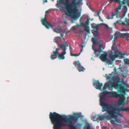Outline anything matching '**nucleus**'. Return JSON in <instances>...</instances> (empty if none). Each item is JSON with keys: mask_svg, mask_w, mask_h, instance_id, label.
<instances>
[{"mask_svg": "<svg viewBox=\"0 0 129 129\" xmlns=\"http://www.w3.org/2000/svg\"><path fill=\"white\" fill-rule=\"evenodd\" d=\"M69 118L65 115L62 116L55 112H51L49 115V117L51 123L54 124V129H60L62 126L66 125V124L62 121L64 120L66 123H68V125L70 129H76L73 124L72 120H77L80 117L78 114L74 115H70Z\"/></svg>", "mask_w": 129, "mask_h": 129, "instance_id": "nucleus-1", "label": "nucleus"}, {"mask_svg": "<svg viewBox=\"0 0 129 129\" xmlns=\"http://www.w3.org/2000/svg\"><path fill=\"white\" fill-rule=\"evenodd\" d=\"M66 2L63 4V8L68 15H71L72 17L76 19L80 16V13H78V10L76 8V0H73L70 4L69 0H65Z\"/></svg>", "mask_w": 129, "mask_h": 129, "instance_id": "nucleus-2", "label": "nucleus"}, {"mask_svg": "<svg viewBox=\"0 0 129 129\" xmlns=\"http://www.w3.org/2000/svg\"><path fill=\"white\" fill-rule=\"evenodd\" d=\"M117 108L115 107H113L111 109H109V110H113L114 113L113 114L111 115L109 114L108 112L106 111L107 113H105L104 114H108V115L106 116V118L107 120H111L110 122L113 125H116L118 124L120 125V124L121 123V119L122 117V116L118 113L120 112L116 111Z\"/></svg>", "mask_w": 129, "mask_h": 129, "instance_id": "nucleus-3", "label": "nucleus"}, {"mask_svg": "<svg viewBox=\"0 0 129 129\" xmlns=\"http://www.w3.org/2000/svg\"><path fill=\"white\" fill-rule=\"evenodd\" d=\"M108 88L110 90H112L113 88L118 89L119 93H124L125 92V87L121 84H119L118 82H113L110 83H106L104 85L103 90H104Z\"/></svg>", "mask_w": 129, "mask_h": 129, "instance_id": "nucleus-4", "label": "nucleus"}, {"mask_svg": "<svg viewBox=\"0 0 129 129\" xmlns=\"http://www.w3.org/2000/svg\"><path fill=\"white\" fill-rule=\"evenodd\" d=\"M100 105L102 107V112H104L107 111L111 115L113 114L114 113L113 110H109L113 108L114 107V104H108L105 103L104 101V100L105 98L100 96Z\"/></svg>", "mask_w": 129, "mask_h": 129, "instance_id": "nucleus-5", "label": "nucleus"}, {"mask_svg": "<svg viewBox=\"0 0 129 129\" xmlns=\"http://www.w3.org/2000/svg\"><path fill=\"white\" fill-rule=\"evenodd\" d=\"M111 53L109 54V58L110 59L114 60L116 58L120 57L122 58L124 57V56L126 53H122L121 52L118 51V49L116 46L113 44L111 48Z\"/></svg>", "mask_w": 129, "mask_h": 129, "instance_id": "nucleus-6", "label": "nucleus"}, {"mask_svg": "<svg viewBox=\"0 0 129 129\" xmlns=\"http://www.w3.org/2000/svg\"><path fill=\"white\" fill-rule=\"evenodd\" d=\"M60 48H61L63 50V51L61 54H58L57 57L59 59H63L65 58L64 55L66 54V50L67 49V47H68L69 45V44L67 42H66L63 44H60L58 45Z\"/></svg>", "mask_w": 129, "mask_h": 129, "instance_id": "nucleus-7", "label": "nucleus"}, {"mask_svg": "<svg viewBox=\"0 0 129 129\" xmlns=\"http://www.w3.org/2000/svg\"><path fill=\"white\" fill-rule=\"evenodd\" d=\"M119 92L118 91V92H116L114 91H109L107 93H109V94H111L112 96L113 97H115L118 98L119 97L120 99L119 100V103L121 104V103L123 101L125 100V98L123 94H122L120 93L119 94L118 93Z\"/></svg>", "mask_w": 129, "mask_h": 129, "instance_id": "nucleus-8", "label": "nucleus"}, {"mask_svg": "<svg viewBox=\"0 0 129 129\" xmlns=\"http://www.w3.org/2000/svg\"><path fill=\"white\" fill-rule=\"evenodd\" d=\"M42 25L45 26L47 28L49 29L50 28H52L53 27V25L51 23H49L47 21L46 18L42 19L41 20Z\"/></svg>", "mask_w": 129, "mask_h": 129, "instance_id": "nucleus-9", "label": "nucleus"}, {"mask_svg": "<svg viewBox=\"0 0 129 129\" xmlns=\"http://www.w3.org/2000/svg\"><path fill=\"white\" fill-rule=\"evenodd\" d=\"M93 85L96 89L101 90V88L103 86V84L100 83L98 80L95 81L93 83Z\"/></svg>", "mask_w": 129, "mask_h": 129, "instance_id": "nucleus-10", "label": "nucleus"}, {"mask_svg": "<svg viewBox=\"0 0 129 129\" xmlns=\"http://www.w3.org/2000/svg\"><path fill=\"white\" fill-rule=\"evenodd\" d=\"M115 1V3H118L119 4V6H121V8L122 6L124 4L126 3L127 5L128 6L129 4V0H123L122 1H121L120 0H112Z\"/></svg>", "mask_w": 129, "mask_h": 129, "instance_id": "nucleus-11", "label": "nucleus"}, {"mask_svg": "<svg viewBox=\"0 0 129 129\" xmlns=\"http://www.w3.org/2000/svg\"><path fill=\"white\" fill-rule=\"evenodd\" d=\"M102 46V44H100L99 48L98 50H97L95 48H93V46H92V48L94 51V53L96 56H98L102 52V50L101 49V47Z\"/></svg>", "mask_w": 129, "mask_h": 129, "instance_id": "nucleus-12", "label": "nucleus"}, {"mask_svg": "<svg viewBox=\"0 0 129 129\" xmlns=\"http://www.w3.org/2000/svg\"><path fill=\"white\" fill-rule=\"evenodd\" d=\"M94 23H93L91 24V27L93 29L94 31L96 33L95 34L93 33L92 31V33L93 34V36H96L98 35V25H96L95 26H94Z\"/></svg>", "mask_w": 129, "mask_h": 129, "instance_id": "nucleus-13", "label": "nucleus"}, {"mask_svg": "<svg viewBox=\"0 0 129 129\" xmlns=\"http://www.w3.org/2000/svg\"><path fill=\"white\" fill-rule=\"evenodd\" d=\"M107 53L105 52H104L103 54H101L100 56V58L103 62H105L108 60L107 58Z\"/></svg>", "mask_w": 129, "mask_h": 129, "instance_id": "nucleus-14", "label": "nucleus"}, {"mask_svg": "<svg viewBox=\"0 0 129 129\" xmlns=\"http://www.w3.org/2000/svg\"><path fill=\"white\" fill-rule=\"evenodd\" d=\"M53 31L57 33H60L61 37H62L63 34L65 33V32L63 31L62 29L58 28V27L53 29Z\"/></svg>", "mask_w": 129, "mask_h": 129, "instance_id": "nucleus-15", "label": "nucleus"}, {"mask_svg": "<svg viewBox=\"0 0 129 129\" xmlns=\"http://www.w3.org/2000/svg\"><path fill=\"white\" fill-rule=\"evenodd\" d=\"M90 19V18H87V21H86L85 23L83 22H81L80 23V24H77L76 25L77 26H81L82 27H86L87 26L89 23V20Z\"/></svg>", "mask_w": 129, "mask_h": 129, "instance_id": "nucleus-16", "label": "nucleus"}, {"mask_svg": "<svg viewBox=\"0 0 129 129\" xmlns=\"http://www.w3.org/2000/svg\"><path fill=\"white\" fill-rule=\"evenodd\" d=\"M59 50L58 49L56 48V49L55 51L53 52V53L54 54L51 55L50 57L51 59H56L58 54L59 53L58 52V51Z\"/></svg>", "mask_w": 129, "mask_h": 129, "instance_id": "nucleus-17", "label": "nucleus"}, {"mask_svg": "<svg viewBox=\"0 0 129 129\" xmlns=\"http://www.w3.org/2000/svg\"><path fill=\"white\" fill-rule=\"evenodd\" d=\"M116 111L120 112L121 111H127L129 112V107H127L126 108H124L123 107H117Z\"/></svg>", "mask_w": 129, "mask_h": 129, "instance_id": "nucleus-18", "label": "nucleus"}, {"mask_svg": "<svg viewBox=\"0 0 129 129\" xmlns=\"http://www.w3.org/2000/svg\"><path fill=\"white\" fill-rule=\"evenodd\" d=\"M106 116L104 115H100L95 120L98 122H99L100 121L103 120H104L106 118Z\"/></svg>", "mask_w": 129, "mask_h": 129, "instance_id": "nucleus-19", "label": "nucleus"}, {"mask_svg": "<svg viewBox=\"0 0 129 129\" xmlns=\"http://www.w3.org/2000/svg\"><path fill=\"white\" fill-rule=\"evenodd\" d=\"M121 9V6H119L116 8L115 11L114 12V15H115V16H116V17L117 18H119L118 15L119 12V10Z\"/></svg>", "mask_w": 129, "mask_h": 129, "instance_id": "nucleus-20", "label": "nucleus"}, {"mask_svg": "<svg viewBox=\"0 0 129 129\" xmlns=\"http://www.w3.org/2000/svg\"><path fill=\"white\" fill-rule=\"evenodd\" d=\"M74 64L80 72L81 71L83 72L85 69L83 67L81 66V65H80V66H77L76 65L75 63Z\"/></svg>", "mask_w": 129, "mask_h": 129, "instance_id": "nucleus-21", "label": "nucleus"}, {"mask_svg": "<svg viewBox=\"0 0 129 129\" xmlns=\"http://www.w3.org/2000/svg\"><path fill=\"white\" fill-rule=\"evenodd\" d=\"M64 1L65 0H59V1H57V3L56 4V6H57V7H60L61 8V6L59 5L60 4H63L64 3H63Z\"/></svg>", "mask_w": 129, "mask_h": 129, "instance_id": "nucleus-22", "label": "nucleus"}, {"mask_svg": "<svg viewBox=\"0 0 129 129\" xmlns=\"http://www.w3.org/2000/svg\"><path fill=\"white\" fill-rule=\"evenodd\" d=\"M122 24L124 25L129 26V19H127L125 21L122 22Z\"/></svg>", "mask_w": 129, "mask_h": 129, "instance_id": "nucleus-23", "label": "nucleus"}, {"mask_svg": "<svg viewBox=\"0 0 129 129\" xmlns=\"http://www.w3.org/2000/svg\"><path fill=\"white\" fill-rule=\"evenodd\" d=\"M109 91H105L102 93L101 94H100V96L101 97H103L105 98V96L107 94H109V93H107Z\"/></svg>", "mask_w": 129, "mask_h": 129, "instance_id": "nucleus-24", "label": "nucleus"}, {"mask_svg": "<svg viewBox=\"0 0 129 129\" xmlns=\"http://www.w3.org/2000/svg\"><path fill=\"white\" fill-rule=\"evenodd\" d=\"M123 76H126L128 74V70L125 69L122 71Z\"/></svg>", "mask_w": 129, "mask_h": 129, "instance_id": "nucleus-25", "label": "nucleus"}, {"mask_svg": "<svg viewBox=\"0 0 129 129\" xmlns=\"http://www.w3.org/2000/svg\"><path fill=\"white\" fill-rule=\"evenodd\" d=\"M89 24H88L86 26V27H85V28L84 29V30L87 33H90V30L88 28V25Z\"/></svg>", "mask_w": 129, "mask_h": 129, "instance_id": "nucleus-26", "label": "nucleus"}, {"mask_svg": "<svg viewBox=\"0 0 129 129\" xmlns=\"http://www.w3.org/2000/svg\"><path fill=\"white\" fill-rule=\"evenodd\" d=\"M124 62L125 64L129 65V59H128L127 58H125L124 59Z\"/></svg>", "mask_w": 129, "mask_h": 129, "instance_id": "nucleus-27", "label": "nucleus"}, {"mask_svg": "<svg viewBox=\"0 0 129 129\" xmlns=\"http://www.w3.org/2000/svg\"><path fill=\"white\" fill-rule=\"evenodd\" d=\"M115 15H114V13H112V15L110 16H108L107 17V18L108 19H113V18L114 16H115Z\"/></svg>", "mask_w": 129, "mask_h": 129, "instance_id": "nucleus-28", "label": "nucleus"}, {"mask_svg": "<svg viewBox=\"0 0 129 129\" xmlns=\"http://www.w3.org/2000/svg\"><path fill=\"white\" fill-rule=\"evenodd\" d=\"M97 40L94 38H93L92 39V41L93 43V44L96 45V43L97 42Z\"/></svg>", "mask_w": 129, "mask_h": 129, "instance_id": "nucleus-29", "label": "nucleus"}, {"mask_svg": "<svg viewBox=\"0 0 129 129\" xmlns=\"http://www.w3.org/2000/svg\"><path fill=\"white\" fill-rule=\"evenodd\" d=\"M123 9L125 10V11H124V13L123 15V16H124L127 11V7L125 6H124V8Z\"/></svg>", "mask_w": 129, "mask_h": 129, "instance_id": "nucleus-30", "label": "nucleus"}, {"mask_svg": "<svg viewBox=\"0 0 129 129\" xmlns=\"http://www.w3.org/2000/svg\"><path fill=\"white\" fill-rule=\"evenodd\" d=\"M114 60H112L111 59H110L109 60L108 59V60H107L106 61H107L108 63L109 64H111L114 61Z\"/></svg>", "mask_w": 129, "mask_h": 129, "instance_id": "nucleus-31", "label": "nucleus"}, {"mask_svg": "<svg viewBox=\"0 0 129 129\" xmlns=\"http://www.w3.org/2000/svg\"><path fill=\"white\" fill-rule=\"evenodd\" d=\"M75 63L76 65L77 66H80L81 65V63L79 62V61L78 60H77V61L75 62V63H73V64H74Z\"/></svg>", "mask_w": 129, "mask_h": 129, "instance_id": "nucleus-32", "label": "nucleus"}, {"mask_svg": "<svg viewBox=\"0 0 129 129\" xmlns=\"http://www.w3.org/2000/svg\"><path fill=\"white\" fill-rule=\"evenodd\" d=\"M82 52V49H81L80 52L79 53L77 54H72V53H71V56H78L80 54V53Z\"/></svg>", "mask_w": 129, "mask_h": 129, "instance_id": "nucleus-33", "label": "nucleus"}, {"mask_svg": "<svg viewBox=\"0 0 129 129\" xmlns=\"http://www.w3.org/2000/svg\"><path fill=\"white\" fill-rule=\"evenodd\" d=\"M82 1V0H79L78 2H77L76 4V8H77V5H79L80 4Z\"/></svg>", "mask_w": 129, "mask_h": 129, "instance_id": "nucleus-34", "label": "nucleus"}, {"mask_svg": "<svg viewBox=\"0 0 129 129\" xmlns=\"http://www.w3.org/2000/svg\"><path fill=\"white\" fill-rule=\"evenodd\" d=\"M98 115H95L93 116L92 117V120L94 121H96V120H95L96 119V117L98 116Z\"/></svg>", "mask_w": 129, "mask_h": 129, "instance_id": "nucleus-35", "label": "nucleus"}, {"mask_svg": "<svg viewBox=\"0 0 129 129\" xmlns=\"http://www.w3.org/2000/svg\"><path fill=\"white\" fill-rule=\"evenodd\" d=\"M126 33L121 34V37L123 38H124L125 37H126Z\"/></svg>", "mask_w": 129, "mask_h": 129, "instance_id": "nucleus-36", "label": "nucleus"}, {"mask_svg": "<svg viewBox=\"0 0 129 129\" xmlns=\"http://www.w3.org/2000/svg\"><path fill=\"white\" fill-rule=\"evenodd\" d=\"M84 129H91V127L89 125H88L84 127Z\"/></svg>", "mask_w": 129, "mask_h": 129, "instance_id": "nucleus-37", "label": "nucleus"}, {"mask_svg": "<svg viewBox=\"0 0 129 129\" xmlns=\"http://www.w3.org/2000/svg\"><path fill=\"white\" fill-rule=\"evenodd\" d=\"M100 14V12H99V11L98 12H97V15L99 17V18L100 20H101V21H103V20H101V19L100 16L99 15Z\"/></svg>", "mask_w": 129, "mask_h": 129, "instance_id": "nucleus-38", "label": "nucleus"}, {"mask_svg": "<svg viewBox=\"0 0 129 129\" xmlns=\"http://www.w3.org/2000/svg\"><path fill=\"white\" fill-rule=\"evenodd\" d=\"M126 39L127 40H129V34L126 33Z\"/></svg>", "mask_w": 129, "mask_h": 129, "instance_id": "nucleus-39", "label": "nucleus"}, {"mask_svg": "<svg viewBox=\"0 0 129 129\" xmlns=\"http://www.w3.org/2000/svg\"><path fill=\"white\" fill-rule=\"evenodd\" d=\"M69 49H70V52L71 54L72 53V48L71 46H69Z\"/></svg>", "mask_w": 129, "mask_h": 129, "instance_id": "nucleus-40", "label": "nucleus"}, {"mask_svg": "<svg viewBox=\"0 0 129 129\" xmlns=\"http://www.w3.org/2000/svg\"><path fill=\"white\" fill-rule=\"evenodd\" d=\"M76 29V28L75 26H73L72 27V29L75 30Z\"/></svg>", "mask_w": 129, "mask_h": 129, "instance_id": "nucleus-41", "label": "nucleus"}, {"mask_svg": "<svg viewBox=\"0 0 129 129\" xmlns=\"http://www.w3.org/2000/svg\"><path fill=\"white\" fill-rule=\"evenodd\" d=\"M96 43H97L98 44H99V45L100 44H100V41H97V42H96Z\"/></svg>", "mask_w": 129, "mask_h": 129, "instance_id": "nucleus-42", "label": "nucleus"}, {"mask_svg": "<svg viewBox=\"0 0 129 129\" xmlns=\"http://www.w3.org/2000/svg\"><path fill=\"white\" fill-rule=\"evenodd\" d=\"M47 0H44L43 1V3H47Z\"/></svg>", "mask_w": 129, "mask_h": 129, "instance_id": "nucleus-43", "label": "nucleus"}, {"mask_svg": "<svg viewBox=\"0 0 129 129\" xmlns=\"http://www.w3.org/2000/svg\"><path fill=\"white\" fill-rule=\"evenodd\" d=\"M49 10L47 11H46L45 13H46V14L48 13H49Z\"/></svg>", "mask_w": 129, "mask_h": 129, "instance_id": "nucleus-44", "label": "nucleus"}, {"mask_svg": "<svg viewBox=\"0 0 129 129\" xmlns=\"http://www.w3.org/2000/svg\"><path fill=\"white\" fill-rule=\"evenodd\" d=\"M103 24V25H105V26H106V27H107L108 26V25H107V24Z\"/></svg>", "mask_w": 129, "mask_h": 129, "instance_id": "nucleus-45", "label": "nucleus"}, {"mask_svg": "<svg viewBox=\"0 0 129 129\" xmlns=\"http://www.w3.org/2000/svg\"><path fill=\"white\" fill-rule=\"evenodd\" d=\"M81 47H82V48L81 49H82H82H83V48L84 47V46H83V45H82Z\"/></svg>", "mask_w": 129, "mask_h": 129, "instance_id": "nucleus-46", "label": "nucleus"}, {"mask_svg": "<svg viewBox=\"0 0 129 129\" xmlns=\"http://www.w3.org/2000/svg\"><path fill=\"white\" fill-rule=\"evenodd\" d=\"M122 83L123 84H125V82H124V81H122Z\"/></svg>", "mask_w": 129, "mask_h": 129, "instance_id": "nucleus-47", "label": "nucleus"}, {"mask_svg": "<svg viewBox=\"0 0 129 129\" xmlns=\"http://www.w3.org/2000/svg\"><path fill=\"white\" fill-rule=\"evenodd\" d=\"M68 33V32H66V34L67 35V34Z\"/></svg>", "mask_w": 129, "mask_h": 129, "instance_id": "nucleus-48", "label": "nucleus"}, {"mask_svg": "<svg viewBox=\"0 0 129 129\" xmlns=\"http://www.w3.org/2000/svg\"><path fill=\"white\" fill-rule=\"evenodd\" d=\"M81 18H80V21L81 20Z\"/></svg>", "mask_w": 129, "mask_h": 129, "instance_id": "nucleus-49", "label": "nucleus"}, {"mask_svg": "<svg viewBox=\"0 0 129 129\" xmlns=\"http://www.w3.org/2000/svg\"><path fill=\"white\" fill-rule=\"evenodd\" d=\"M110 1L112 2H113V1H112V0H110Z\"/></svg>", "mask_w": 129, "mask_h": 129, "instance_id": "nucleus-50", "label": "nucleus"}, {"mask_svg": "<svg viewBox=\"0 0 129 129\" xmlns=\"http://www.w3.org/2000/svg\"><path fill=\"white\" fill-rule=\"evenodd\" d=\"M128 16L129 17V13L128 14Z\"/></svg>", "mask_w": 129, "mask_h": 129, "instance_id": "nucleus-51", "label": "nucleus"}, {"mask_svg": "<svg viewBox=\"0 0 129 129\" xmlns=\"http://www.w3.org/2000/svg\"><path fill=\"white\" fill-rule=\"evenodd\" d=\"M107 77L108 78H109V76H107Z\"/></svg>", "mask_w": 129, "mask_h": 129, "instance_id": "nucleus-52", "label": "nucleus"}, {"mask_svg": "<svg viewBox=\"0 0 129 129\" xmlns=\"http://www.w3.org/2000/svg\"><path fill=\"white\" fill-rule=\"evenodd\" d=\"M126 126V127H128V126Z\"/></svg>", "mask_w": 129, "mask_h": 129, "instance_id": "nucleus-53", "label": "nucleus"}, {"mask_svg": "<svg viewBox=\"0 0 129 129\" xmlns=\"http://www.w3.org/2000/svg\"><path fill=\"white\" fill-rule=\"evenodd\" d=\"M127 6L129 7V4H128V5Z\"/></svg>", "mask_w": 129, "mask_h": 129, "instance_id": "nucleus-54", "label": "nucleus"}, {"mask_svg": "<svg viewBox=\"0 0 129 129\" xmlns=\"http://www.w3.org/2000/svg\"><path fill=\"white\" fill-rule=\"evenodd\" d=\"M98 53V52H96V53Z\"/></svg>", "mask_w": 129, "mask_h": 129, "instance_id": "nucleus-55", "label": "nucleus"}, {"mask_svg": "<svg viewBox=\"0 0 129 129\" xmlns=\"http://www.w3.org/2000/svg\"><path fill=\"white\" fill-rule=\"evenodd\" d=\"M128 123L129 124V122H128Z\"/></svg>", "mask_w": 129, "mask_h": 129, "instance_id": "nucleus-56", "label": "nucleus"}]
</instances>
